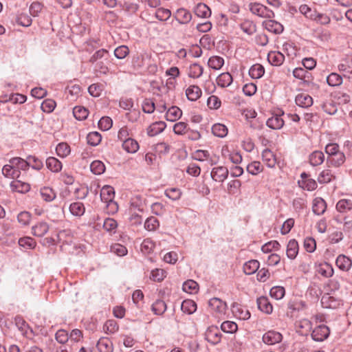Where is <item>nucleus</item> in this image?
<instances>
[{
  "label": "nucleus",
  "instance_id": "1",
  "mask_svg": "<svg viewBox=\"0 0 352 352\" xmlns=\"http://www.w3.org/2000/svg\"><path fill=\"white\" fill-rule=\"evenodd\" d=\"M115 191L114 188L111 186H104L100 190L101 201L107 204V207L111 208L112 212H115L118 209V206L114 201Z\"/></svg>",
  "mask_w": 352,
  "mask_h": 352
},
{
  "label": "nucleus",
  "instance_id": "2",
  "mask_svg": "<svg viewBox=\"0 0 352 352\" xmlns=\"http://www.w3.org/2000/svg\"><path fill=\"white\" fill-rule=\"evenodd\" d=\"M251 12L258 16L271 19L274 16V13L267 7L258 3H251L249 6Z\"/></svg>",
  "mask_w": 352,
  "mask_h": 352
},
{
  "label": "nucleus",
  "instance_id": "3",
  "mask_svg": "<svg viewBox=\"0 0 352 352\" xmlns=\"http://www.w3.org/2000/svg\"><path fill=\"white\" fill-rule=\"evenodd\" d=\"M329 327L324 324H320L312 331L311 338L315 341L322 342L329 337Z\"/></svg>",
  "mask_w": 352,
  "mask_h": 352
},
{
  "label": "nucleus",
  "instance_id": "4",
  "mask_svg": "<svg viewBox=\"0 0 352 352\" xmlns=\"http://www.w3.org/2000/svg\"><path fill=\"white\" fill-rule=\"evenodd\" d=\"M210 309L217 314V317L224 315L226 311V303L217 298H213L208 302Z\"/></svg>",
  "mask_w": 352,
  "mask_h": 352
},
{
  "label": "nucleus",
  "instance_id": "5",
  "mask_svg": "<svg viewBox=\"0 0 352 352\" xmlns=\"http://www.w3.org/2000/svg\"><path fill=\"white\" fill-rule=\"evenodd\" d=\"M221 336L218 327L215 326L209 327L205 333L206 340L212 344H217L220 342Z\"/></svg>",
  "mask_w": 352,
  "mask_h": 352
},
{
  "label": "nucleus",
  "instance_id": "6",
  "mask_svg": "<svg viewBox=\"0 0 352 352\" xmlns=\"http://www.w3.org/2000/svg\"><path fill=\"white\" fill-rule=\"evenodd\" d=\"M232 311L234 316L240 320H248L250 317V313L248 309L237 302L233 303Z\"/></svg>",
  "mask_w": 352,
  "mask_h": 352
},
{
  "label": "nucleus",
  "instance_id": "7",
  "mask_svg": "<svg viewBox=\"0 0 352 352\" xmlns=\"http://www.w3.org/2000/svg\"><path fill=\"white\" fill-rule=\"evenodd\" d=\"M228 170L224 166L213 168L211 171V177L213 180L217 182H223L228 176Z\"/></svg>",
  "mask_w": 352,
  "mask_h": 352
},
{
  "label": "nucleus",
  "instance_id": "8",
  "mask_svg": "<svg viewBox=\"0 0 352 352\" xmlns=\"http://www.w3.org/2000/svg\"><path fill=\"white\" fill-rule=\"evenodd\" d=\"M283 339L282 335L275 331H269L263 336V341L264 343L272 345L281 342Z\"/></svg>",
  "mask_w": 352,
  "mask_h": 352
},
{
  "label": "nucleus",
  "instance_id": "9",
  "mask_svg": "<svg viewBox=\"0 0 352 352\" xmlns=\"http://www.w3.org/2000/svg\"><path fill=\"white\" fill-rule=\"evenodd\" d=\"M263 25L267 31L274 34H280L283 31V25L274 20L270 19L265 21Z\"/></svg>",
  "mask_w": 352,
  "mask_h": 352
},
{
  "label": "nucleus",
  "instance_id": "10",
  "mask_svg": "<svg viewBox=\"0 0 352 352\" xmlns=\"http://www.w3.org/2000/svg\"><path fill=\"white\" fill-rule=\"evenodd\" d=\"M336 265L340 270L347 272L352 266V261L349 257L340 254L336 258Z\"/></svg>",
  "mask_w": 352,
  "mask_h": 352
},
{
  "label": "nucleus",
  "instance_id": "11",
  "mask_svg": "<svg viewBox=\"0 0 352 352\" xmlns=\"http://www.w3.org/2000/svg\"><path fill=\"white\" fill-rule=\"evenodd\" d=\"M296 104L302 108L311 107L313 104V98L306 93L298 94L295 98Z\"/></svg>",
  "mask_w": 352,
  "mask_h": 352
},
{
  "label": "nucleus",
  "instance_id": "12",
  "mask_svg": "<svg viewBox=\"0 0 352 352\" xmlns=\"http://www.w3.org/2000/svg\"><path fill=\"white\" fill-rule=\"evenodd\" d=\"M345 160L344 153L340 151L332 156L327 157V163L334 167H339L344 163Z\"/></svg>",
  "mask_w": 352,
  "mask_h": 352
},
{
  "label": "nucleus",
  "instance_id": "13",
  "mask_svg": "<svg viewBox=\"0 0 352 352\" xmlns=\"http://www.w3.org/2000/svg\"><path fill=\"white\" fill-rule=\"evenodd\" d=\"M50 226L45 221L38 222L32 227V233L37 237L43 236L49 230Z\"/></svg>",
  "mask_w": 352,
  "mask_h": 352
},
{
  "label": "nucleus",
  "instance_id": "14",
  "mask_svg": "<svg viewBox=\"0 0 352 352\" xmlns=\"http://www.w3.org/2000/svg\"><path fill=\"white\" fill-rule=\"evenodd\" d=\"M99 352H113V346L112 342L108 338H101L96 344Z\"/></svg>",
  "mask_w": 352,
  "mask_h": 352
},
{
  "label": "nucleus",
  "instance_id": "15",
  "mask_svg": "<svg viewBox=\"0 0 352 352\" xmlns=\"http://www.w3.org/2000/svg\"><path fill=\"white\" fill-rule=\"evenodd\" d=\"M10 188L12 191L25 193L30 189V186L26 182H21L19 179H15L10 183Z\"/></svg>",
  "mask_w": 352,
  "mask_h": 352
},
{
  "label": "nucleus",
  "instance_id": "16",
  "mask_svg": "<svg viewBox=\"0 0 352 352\" xmlns=\"http://www.w3.org/2000/svg\"><path fill=\"white\" fill-rule=\"evenodd\" d=\"M166 124L164 122L160 121L151 124L147 129L148 135L153 137L162 133L166 128Z\"/></svg>",
  "mask_w": 352,
  "mask_h": 352
},
{
  "label": "nucleus",
  "instance_id": "17",
  "mask_svg": "<svg viewBox=\"0 0 352 352\" xmlns=\"http://www.w3.org/2000/svg\"><path fill=\"white\" fill-rule=\"evenodd\" d=\"M327 208V204L324 200L320 197L314 199L312 210L313 212L317 215L322 214Z\"/></svg>",
  "mask_w": 352,
  "mask_h": 352
},
{
  "label": "nucleus",
  "instance_id": "18",
  "mask_svg": "<svg viewBox=\"0 0 352 352\" xmlns=\"http://www.w3.org/2000/svg\"><path fill=\"white\" fill-rule=\"evenodd\" d=\"M267 60L270 64L279 66L284 62L285 56L280 52H270L267 55Z\"/></svg>",
  "mask_w": 352,
  "mask_h": 352
},
{
  "label": "nucleus",
  "instance_id": "19",
  "mask_svg": "<svg viewBox=\"0 0 352 352\" xmlns=\"http://www.w3.org/2000/svg\"><path fill=\"white\" fill-rule=\"evenodd\" d=\"M258 308L265 314H270L272 312L273 307L269 301V299L265 296H261L257 299Z\"/></svg>",
  "mask_w": 352,
  "mask_h": 352
},
{
  "label": "nucleus",
  "instance_id": "20",
  "mask_svg": "<svg viewBox=\"0 0 352 352\" xmlns=\"http://www.w3.org/2000/svg\"><path fill=\"white\" fill-rule=\"evenodd\" d=\"M324 155L322 151H315L309 156V161L311 166H316L323 163Z\"/></svg>",
  "mask_w": 352,
  "mask_h": 352
},
{
  "label": "nucleus",
  "instance_id": "21",
  "mask_svg": "<svg viewBox=\"0 0 352 352\" xmlns=\"http://www.w3.org/2000/svg\"><path fill=\"white\" fill-rule=\"evenodd\" d=\"M182 115V110L177 107L173 106L168 109L166 113V119L170 122H175L179 119Z\"/></svg>",
  "mask_w": 352,
  "mask_h": 352
},
{
  "label": "nucleus",
  "instance_id": "22",
  "mask_svg": "<svg viewBox=\"0 0 352 352\" xmlns=\"http://www.w3.org/2000/svg\"><path fill=\"white\" fill-rule=\"evenodd\" d=\"M186 95L189 100L195 101L201 96V90L197 85H190L186 91Z\"/></svg>",
  "mask_w": 352,
  "mask_h": 352
},
{
  "label": "nucleus",
  "instance_id": "23",
  "mask_svg": "<svg viewBox=\"0 0 352 352\" xmlns=\"http://www.w3.org/2000/svg\"><path fill=\"white\" fill-rule=\"evenodd\" d=\"M266 124L272 129H280L284 125V120L280 116L276 115L269 118L266 122Z\"/></svg>",
  "mask_w": 352,
  "mask_h": 352
},
{
  "label": "nucleus",
  "instance_id": "24",
  "mask_svg": "<svg viewBox=\"0 0 352 352\" xmlns=\"http://www.w3.org/2000/svg\"><path fill=\"white\" fill-rule=\"evenodd\" d=\"M109 52L104 49H100L96 51L90 58L89 62L92 64L100 61L109 60Z\"/></svg>",
  "mask_w": 352,
  "mask_h": 352
},
{
  "label": "nucleus",
  "instance_id": "25",
  "mask_svg": "<svg viewBox=\"0 0 352 352\" xmlns=\"http://www.w3.org/2000/svg\"><path fill=\"white\" fill-rule=\"evenodd\" d=\"M232 80V76L228 72L222 73L217 78V83L221 87H229Z\"/></svg>",
  "mask_w": 352,
  "mask_h": 352
},
{
  "label": "nucleus",
  "instance_id": "26",
  "mask_svg": "<svg viewBox=\"0 0 352 352\" xmlns=\"http://www.w3.org/2000/svg\"><path fill=\"white\" fill-rule=\"evenodd\" d=\"M122 148L130 153H135L139 148V144L136 140L132 138H128L124 140Z\"/></svg>",
  "mask_w": 352,
  "mask_h": 352
},
{
  "label": "nucleus",
  "instance_id": "27",
  "mask_svg": "<svg viewBox=\"0 0 352 352\" xmlns=\"http://www.w3.org/2000/svg\"><path fill=\"white\" fill-rule=\"evenodd\" d=\"M317 272L324 277H331L333 274V268L331 264L325 262L318 265Z\"/></svg>",
  "mask_w": 352,
  "mask_h": 352
},
{
  "label": "nucleus",
  "instance_id": "28",
  "mask_svg": "<svg viewBox=\"0 0 352 352\" xmlns=\"http://www.w3.org/2000/svg\"><path fill=\"white\" fill-rule=\"evenodd\" d=\"M262 158L268 167L272 168L276 165V160L275 156L270 149L266 148L263 151Z\"/></svg>",
  "mask_w": 352,
  "mask_h": 352
},
{
  "label": "nucleus",
  "instance_id": "29",
  "mask_svg": "<svg viewBox=\"0 0 352 352\" xmlns=\"http://www.w3.org/2000/svg\"><path fill=\"white\" fill-rule=\"evenodd\" d=\"M298 252V244L295 239L289 241L287 247V256L290 259L296 258Z\"/></svg>",
  "mask_w": 352,
  "mask_h": 352
},
{
  "label": "nucleus",
  "instance_id": "30",
  "mask_svg": "<svg viewBox=\"0 0 352 352\" xmlns=\"http://www.w3.org/2000/svg\"><path fill=\"white\" fill-rule=\"evenodd\" d=\"M335 177L331 170L327 168L320 173L317 179L320 184H327L335 179Z\"/></svg>",
  "mask_w": 352,
  "mask_h": 352
},
{
  "label": "nucleus",
  "instance_id": "31",
  "mask_svg": "<svg viewBox=\"0 0 352 352\" xmlns=\"http://www.w3.org/2000/svg\"><path fill=\"white\" fill-rule=\"evenodd\" d=\"M259 268V262L256 260H250L243 265V272L248 275L254 274Z\"/></svg>",
  "mask_w": 352,
  "mask_h": 352
},
{
  "label": "nucleus",
  "instance_id": "32",
  "mask_svg": "<svg viewBox=\"0 0 352 352\" xmlns=\"http://www.w3.org/2000/svg\"><path fill=\"white\" fill-rule=\"evenodd\" d=\"M10 163L19 170H27L31 165V162L28 160H25L21 157H13L10 160Z\"/></svg>",
  "mask_w": 352,
  "mask_h": 352
},
{
  "label": "nucleus",
  "instance_id": "33",
  "mask_svg": "<svg viewBox=\"0 0 352 352\" xmlns=\"http://www.w3.org/2000/svg\"><path fill=\"white\" fill-rule=\"evenodd\" d=\"M47 167L52 172H59L62 168L61 162L54 157H50L46 160Z\"/></svg>",
  "mask_w": 352,
  "mask_h": 352
},
{
  "label": "nucleus",
  "instance_id": "34",
  "mask_svg": "<svg viewBox=\"0 0 352 352\" xmlns=\"http://www.w3.org/2000/svg\"><path fill=\"white\" fill-rule=\"evenodd\" d=\"M195 14L201 18H208L211 15L210 9L204 3H198L195 9Z\"/></svg>",
  "mask_w": 352,
  "mask_h": 352
},
{
  "label": "nucleus",
  "instance_id": "35",
  "mask_svg": "<svg viewBox=\"0 0 352 352\" xmlns=\"http://www.w3.org/2000/svg\"><path fill=\"white\" fill-rule=\"evenodd\" d=\"M264 73L265 69L263 66L260 64L253 65L249 70V75L254 79L261 78Z\"/></svg>",
  "mask_w": 352,
  "mask_h": 352
},
{
  "label": "nucleus",
  "instance_id": "36",
  "mask_svg": "<svg viewBox=\"0 0 352 352\" xmlns=\"http://www.w3.org/2000/svg\"><path fill=\"white\" fill-rule=\"evenodd\" d=\"M69 211L74 216L81 217L85 212V208L82 203L74 202L70 204Z\"/></svg>",
  "mask_w": 352,
  "mask_h": 352
},
{
  "label": "nucleus",
  "instance_id": "37",
  "mask_svg": "<svg viewBox=\"0 0 352 352\" xmlns=\"http://www.w3.org/2000/svg\"><path fill=\"white\" fill-rule=\"evenodd\" d=\"M191 18L190 12L185 9H179L176 12V19L179 23H187L191 20Z\"/></svg>",
  "mask_w": 352,
  "mask_h": 352
},
{
  "label": "nucleus",
  "instance_id": "38",
  "mask_svg": "<svg viewBox=\"0 0 352 352\" xmlns=\"http://www.w3.org/2000/svg\"><path fill=\"white\" fill-rule=\"evenodd\" d=\"M204 72V68L198 63L191 64L188 69V76L190 78H199Z\"/></svg>",
  "mask_w": 352,
  "mask_h": 352
},
{
  "label": "nucleus",
  "instance_id": "39",
  "mask_svg": "<svg viewBox=\"0 0 352 352\" xmlns=\"http://www.w3.org/2000/svg\"><path fill=\"white\" fill-rule=\"evenodd\" d=\"M212 132L217 137L224 138L228 134V129L224 124L217 123L212 126Z\"/></svg>",
  "mask_w": 352,
  "mask_h": 352
},
{
  "label": "nucleus",
  "instance_id": "40",
  "mask_svg": "<svg viewBox=\"0 0 352 352\" xmlns=\"http://www.w3.org/2000/svg\"><path fill=\"white\" fill-rule=\"evenodd\" d=\"M181 309L184 313L192 314L196 311L197 305L192 300H186L182 302Z\"/></svg>",
  "mask_w": 352,
  "mask_h": 352
},
{
  "label": "nucleus",
  "instance_id": "41",
  "mask_svg": "<svg viewBox=\"0 0 352 352\" xmlns=\"http://www.w3.org/2000/svg\"><path fill=\"white\" fill-rule=\"evenodd\" d=\"M240 26L243 32L248 35H252L256 31L255 23L250 20H245Z\"/></svg>",
  "mask_w": 352,
  "mask_h": 352
},
{
  "label": "nucleus",
  "instance_id": "42",
  "mask_svg": "<svg viewBox=\"0 0 352 352\" xmlns=\"http://www.w3.org/2000/svg\"><path fill=\"white\" fill-rule=\"evenodd\" d=\"M224 64V60L222 57L219 56H214L209 58L208 65L213 69H220Z\"/></svg>",
  "mask_w": 352,
  "mask_h": 352
},
{
  "label": "nucleus",
  "instance_id": "43",
  "mask_svg": "<svg viewBox=\"0 0 352 352\" xmlns=\"http://www.w3.org/2000/svg\"><path fill=\"white\" fill-rule=\"evenodd\" d=\"M40 195L45 201H52L56 197L54 190L50 187H43L40 190Z\"/></svg>",
  "mask_w": 352,
  "mask_h": 352
},
{
  "label": "nucleus",
  "instance_id": "44",
  "mask_svg": "<svg viewBox=\"0 0 352 352\" xmlns=\"http://www.w3.org/2000/svg\"><path fill=\"white\" fill-rule=\"evenodd\" d=\"M336 209L340 212H346L352 209V201L350 199H342L336 204Z\"/></svg>",
  "mask_w": 352,
  "mask_h": 352
},
{
  "label": "nucleus",
  "instance_id": "45",
  "mask_svg": "<svg viewBox=\"0 0 352 352\" xmlns=\"http://www.w3.org/2000/svg\"><path fill=\"white\" fill-rule=\"evenodd\" d=\"M293 75L296 78L304 80V81H309L311 77V74L302 67L294 69Z\"/></svg>",
  "mask_w": 352,
  "mask_h": 352
},
{
  "label": "nucleus",
  "instance_id": "46",
  "mask_svg": "<svg viewBox=\"0 0 352 352\" xmlns=\"http://www.w3.org/2000/svg\"><path fill=\"white\" fill-rule=\"evenodd\" d=\"M166 304L162 300H157L152 305V311L156 315H162L166 310Z\"/></svg>",
  "mask_w": 352,
  "mask_h": 352
},
{
  "label": "nucleus",
  "instance_id": "47",
  "mask_svg": "<svg viewBox=\"0 0 352 352\" xmlns=\"http://www.w3.org/2000/svg\"><path fill=\"white\" fill-rule=\"evenodd\" d=\"M198 284L193 280H188L183 284L182 289L185 292L195 294L198 291Z\"/></svg>",
  "mask_w": 352,
  "mask_h": 352
},
{
  "label": "nucleus",
  "instance_id": "48",
  "mask_svg": "<svg viewBox=\"0 0 352 352\" xmlns=\"http://www.w3.org/2000/svg\"><path fill=\"white\" fill-rule=\"evenodd\" d=\"M74 116L78 120H83L88 116V110L83 107L76 106L73 109Z\"/></svg>",
  "mask_w": 352,
  "mask_h": 352
},
{
  "label": "nucleus",
  "instance_id": "49",
  "mask_svg": "<svg viewBox=\"0 0 352 352\" xmlns=\"http://www.w3.org/2000/svg\"><path fill=\"white\" fill-rule=\"evenodd\" d=\"M90 169L94 174L101 175L105 170V166L101 161L96 160L91 164Z\"/></svg>",
  "mask_w": 352,
  "mask_h": 352
},
{
  "label": "nucleus",
  "instance_id": "50",
  "mask_svg": "<svg viewBox=\"0 0 352 352\" xmlns=\"http://www.w3.org/2000/svg\"><path fill=\"white\" fill-rule=\"evenodd\" d=\"M327 82L330 86H339L342 82V78L337 73H331L327 76Z\"/></svg>",
  "mask_w": 352,
  "mask_h": 352
},
{
  "label": "nucleus",
  "instance_id": "51",
  "mask_svg": "<svg viewBox=\"0 0 352 352\" xmlns=\"http://www.w3.org/2000/svg\"><path fill=\"white\" fill-rule=\"evenodd\" d=\"M56 153L61 157H65L70 153V147L65 142L59 143L56 148Z\"/></svg>",
  "mask_w": 352,
  "mask_h": 352
},
{
  "label": "nucleus",
  "instance_id": "52",
  "mask_svg": "<svg viewBox=\"0 0 352 352\" xmlns=\"http://www.w3.org/2000/svg\"><path fill=\"white\" fill-rule=\"evenodd\" d=\"M19 245L28 249H34L36 247V243L32 237L25 236L19 239Z\"/></svg>",
  "mask_w": 352,
  "mask_h": 352
},
{
  "label": "nucleus",
  "instance_id": "53",
  "mask_svg": "<svg viewBox=\"0 0 352 352\" xmlns=\"http://www.w3.org/2000/svg\"><path fill=\"white\" fill-rule=\"evenodd\" d=\"M160 226L159 221L155 217L146 219L144 223V228L148 231H154Z\"/></svg>",
  "mask_w": 352,
  "mask_h": 352
},
{
  "label": "nucleus",
  "instance_id": "54",
  "mask_svg": "<svg viewBox=\"0 0 352 352\" xmlns=\"http://www.w3.org/2000/svg\"><path fill=\"white\" fill-rule=\"evenodd\" d=\"M26 96L22 94H12L9 96V98H7V96H6V98L3 99L2 97H1L0 101L1 102H7L8 100H11L14 103H19L23 104L26 101Z\"/></svg>",
  "mask_w": 352,
  "mask_h": 352
},
{
  "label": "nucleus",
  "instance_id": "55",
  "mask_svg": "<svg viewBox=\"0 0 352 352\" xmlns=\"http://www.w3.org/2000/svg\"><path fill=\"white\" fill-rule=\"evenodd\" d=\"M118 329L119 327L117 322L113 320H107L103 326V330L107 333L110 334L116 333L118 330Z\"/></svg>",
  "mask_w": 352,
  "mask_h": 352
},
{
  "label": "nucleus",
  "instance_id": "56",
  "mask_svg": "<svg viewBox=\"0 0 352 352\" xmlns=\"http://www.w3.org/2000/svg\"><path fill=\"white\" fill-rule=\"evenodd\" d=\"M322 108L324 111L329 115H333L338 111L337 106L331 100L323 102Z\"/></svg>",
  "mask_w": 352,
  "mask_h": 352
},
{
  "label": "nucleus",
  "instance_id": "57",
  "mask_svg": "<svg viewBox=\"0 0 352 352\" xmlns=\"http://www.w3.org/2000/svg\"><path fill=\"white\" fill-rule=\"evenodd\" d=\"M221 329L223 331L228 333H234L238 327L237 324L232 322V321H224L221 325Z\"/></svg>",
  "mask_w": 352,
  "mask_h": 352
},
{
  "label": "nucleus",
  "instance_id": "58",
  "mask_svg": "<svg viewBox=\"0 0 352 352\" xmlns=\"http://www.w3.org/2000/svg\"><path fill=\"white\" fill-rule=\"evenodd\" d=\"M87 143L91 146H97L101 141V135L95 131L91 132L87 135Z\"/></svg>",
  "mask_w": 352,
  "mask_h": 352
},
{
  "label": "nucleus",
  "instance_id": "59",
  "mask_svg": "<svg viewBox=\"0 0 352 352\" xmlns=\"http://www.w3.org/2000/svg\"><path fill=\"white\" fill-rule=\"evenodd\" d=\"M247 170L249 173L256 175L263 170V166L259 162L255 161L248 165Z\"/></svg>",
  "mask_w": 352,
  "mask_h": 352
},
{
  "label": "nucleus",
  "instance_id": "60",
  "mask_svg": "<svg viewBox=\"0 0 352 352\" xmlns=\"http://www.w3.org/2000/svg\"><path fill=\"white\" fill-rule=\"evenodd\" d=\"M270 294L272 298L280 300L285 296V288L280 286L273 287L270 289Z\"/></svg>",
  "mask_w": 352,
  "mask_h": 352
},
{
  "label": "nucleus",
  "instance_id": "61",
  "mask_svg": "<svg viewBox=\"0 0 352 352\" xmlns=\"http://www.w3.org/2000/svg\"><path fill=\"white\" fill-rule=\"evenodd\" d=\"M113 121L111 118L104 116L98 122V127L102 131H107L112 126Z\"/></svg>",
  "mask_w": 352,
  "mask_h": 352
},
{
  "label": "nucleus",
  "instance_id": "62",
  "mask_svg": "<svg viewBox=\"0 0 352 352\" xmlns=\"http://www.w3.org/2000/svg\"><path fill=\"white\" fill-rule=\"evenodd\" d=\"M56 107V102L53 100L47 99L45 100L41 105V108L43 111L46 113H51L53 111Z\"/></svg>",
  "mask_w": 352,
  "mask_h": 352
},
{
  "label": "nucleus",
  "instance_id": "63",
  "mask_svg": "<svg viewBox=\"0 0 352 352\" xmlns=\"http://www.w3.org/2000/svg\"><path fill=\"white\" fill-rule=\"evenodd\" d=\"M129 53V50L126 45H121L116 48L114 55L118 59L125 58Z\"/></svg>",
  "mask_w": 352,
  "mask_h": 352
},
{
  "label": "nucleus",
  "instance_id": "64",
  "mask_svg": "<svg viewBox=\"0 0 352 352\" xmlns=\"http://www.w3.org/2000/svg\"><path fill=\"white\" fill-rule=\"evenodd\" d=\"M166 272L162 269H155L151 271V278L154 281L160 282L166 276Z\"/></svg>",
  "mask_w": 352,
  "mask_h": 352
}]
</instances>
